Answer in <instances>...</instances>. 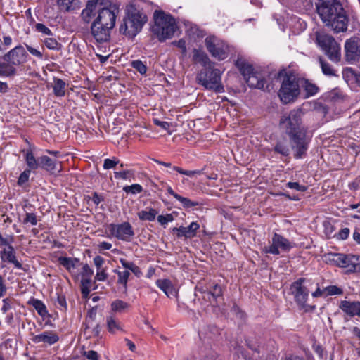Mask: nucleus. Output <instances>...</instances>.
<instances>
[{"instance_id":"29","label":"nucleus","mask_w":360,"mask_h":360,"mask_svg":"<svg viewBox=\"0 0 360 360\" xmlns=\"http://www.w3.org/2000/svg\"><path fill=\"white\" fill-rule=\"evenodd\" d=\"M28 304L32 305L41 317H45L48 315L46 307L42 301L32 298L28 302Z\"/></svg>"},{"instance_id":"51","label":"nucleus","mask_w":360,"mask_h":360,"mask_svg":"<svg viewBox=\"0 0 360 360\" xmlns=\"http://www.w3.org/2000/svg\"><path fill=\"white\" fill-rule=\"evenodd\" d=\"M134 174L132 170H123L120 172H115L114 176L115 179H128L131 176Z\"/></svg>"},{"instance_id":"56","label":"nucleus","mask_w":360,"mask_h":360,"mask_svg":"<svg viewBox=\"0 0 360 360\" xmlns=\"http://www.w3.org/2000/svg\"><path fill=\"white\" fill-rule=\"evenodd\" d=\"M57 304L58 305V307H59L60 310L66 311L67 302L66 298L64 295H60L58 296Z\"/></svg>"},{"instance_id":"17","label":"nucleus","mask_w":360,"mask_h":360,"mask_svg":"<svg viewBox=\"0 0 360 360\" xmlns=\"http://www.w3.org/2000/svg\"><path fill=\"white\" fill-rule=\"evenodd\" d=\"M112 30L110 27H104L95 22H92L91 25V33L96 41L100 44L110 41Z\"/></svg>"},{"instance_id":"50","label":"nucleus","mask_w":360,"mask_h":360,"mask_svg":"<svg viewBox=\"0 0 360 360\" xmlns=\"http://www.w3.org/2000/svg\"><path fill=\"white\" fill-rule=\"evenodd\" d=\"M26 49L29 51L30 54L33 56L37 58L38 59H43V53L38 49L32 47V46L25 44Z\"/></svg>"},{"instance_id":"39","label":"nucleus","mask_w":360,"mask_h":360,"mask_svg":"<svg viewBox=\"0 0 360 360\" xmlns=\"http://www.w3.org/2000/svg\"><path fill=\"white\" fill-rule=\"evenodd\" d=\"M319 63L321 67L322 72L325 75L330 77L335 75V71L332 68V66L328 63L322 59L321 57L319 58Z\"/></svg>"},{"instance_id":"1","label":"nucleus","mask_w":360,"mask_h":360,"mask_svg":"<svg viewBox=\"0 0 360 360\" xmlns=\"http://www.w3.org/2000/svg\"><path fill=\"white\" fill-rule=\"evenodd\" d=\"M303 115L301 108H295L283 114L279 120V127L288 136L295 159L306 156L311 141L307 136V128L302 124Z\"/></svg>"},{"instance_id":"23","label":"nucleus","mask_w":360,"mask_h":360,"mask_svg":"<svg viewBox=\"0 0 360 360\" xmlns=\"http://www.w3.org/2000/svg\"><path fill=\"white\" fill-rule=\"evenodd\" d=\"M156 285L168 297L177 296L178 292L170 280L158 279Z\"/></svg>"},{"instance_id":"5","label":"nucleus","mask_w":360,"mask_h":360,"mask_svg":"<svg viewBox=\"0 0 360 360\" xmlns=\"http://www.w3.org/2000/svg\"><path fill=\"white\" fill-rule=\"evenodd\" d=\"M154 22L152 32L160 41H165L174 36L177 26L175 19L171 15L156 11L154 13Z\"/></svg>"},{"instance_id":"64","label":"nucleus","mask_w":360,"mask_h":360,"mask_svg":"<svg viewBox=\"0 0 360 360\" xmlns=\"http://www.w3.org/2000/svg\"><path fill=\"white\" fill-rule=\"evenodd\" d=\"M91 200L95 205H98L102 201L104 200V198L101 195H99L98 193L94 192Z\"/></svg>"},{"instance_id":"35","label":"nucleus","mask_w":360,"mask_h":360,"mask_svg":"<svg viewBox=\"0 0 360 360\" xmlns=\"http://www.w3.org/2000/svg\"><path fill=\"white\" fill-rule=\"evenodd\" d=\"M158 214L156 210L150 208L149 210H141L138 213V217L141 220L153 221Z\"/></svg>"},{"instance_id":"44","label":"nucleus","mask_w":360,"mask_h":360,"mask_svg":"<svg viewBox=\"0 0 360 360\" xmlns=\"http://www.w3.org/2000/svg\"><path fill=\"white\" fill-rule=\"evenodd\" d=\"M177 197L178 198L176 200L181 203V205L184 208H191L192 207L198 206L200 205L198 202L192 201L190 199L183 197L180 195Z\"/></svg>"},{"instance_id":"11","label":"nucleus","mask_w":360,"mask_h":360,"mask_svg":"<svg viewBox=\"0 0 360 360\" xmlns=\"http://www.w3.org/2000/svg\"><path fill=\"white\" fill-rule=\"evenodd\" d=\"M102 6V8L98 10V15L93 22L113 29L115 25L117 15L120 11L119 8L116 4H112L110 1V5Z\"/></svg>"},{"instance_id":"47","label":"nucleus","mask_w":360,"mask_h":360,"mask_svg":"<svg viewBox=\"0 0 360 360\" xmlns=\"http://www.w3.org/2000/svg\"><path fill=\"white\" fill-rule=\"evenodd\" d=\"M3 304L1 308V311L6 314L8 311L11 310L13 307L14 301L11 298H5L2 300Z\"/></svg>"},{"instance_id":"26","label":"nucleus","mask_w":360,"mask_h":360,"mask_svg":"<svg viewBox=\"0 0 360 360\" xmlns=\"http://www.w3.org/2000/svg\"><path fill=\"white\" fill-rule=\"evenodd\" d=\"M0 258L4 262L13 264L17 269H22L21 263L19 262L16 259L15 253L6 252V250H1L0 252Z\"/></svg>"},{"instance_id":"33","label":"nucleus","mask_w":360,"mask_h":360,"mask_svg":"<svg viewBox=\"0 0 360 360\" xmlns=\"http://www.w3.org/2000/svg\"><path fill=\"white\" fill-rule=\"evenodd\" d=\"M65 82L60 78L54 79L53 93L56 96H63L65 94Z\"/></svg>"},{"instance_id":"3","label":"nucleus","mask_w":360,"mask_h":360,"mask_svg":"<svg viewBox=\"0 0 360 360\" xmlns=\"http://www.w3.org/2000/svg\"><path fill=\"white\" fill-rule=\"evenodd\" d=\"M28 54L22 45L15 46L5 53L0 62V77H11L16 75V66L27 61Z\"/></svg>"},{"instance_id":"37","label":"nucleus","mask_w":360,"mask_h":360,"mask_svg":"<svg viewBox=\"0 0 360 360\" xmlns=\"http://www.w3.org/2000/svg\"><path fill=\"white\" fill-rule=\"evenodd\" d=\"M81 292L84 297H87L90 293V288L91 285V278L82 277L81 280Z\"/></svg>"},{"instance_id":"8","label":"nucleus","mask_w":360,"mask_h":360,"mask_svg":"<svg viewBox=\"0 0 360 360\" xmlns=\"http://www.w3.org/2000/svg\"><path fill=\"white\" fill-rule=\"evenodd\" d=\"M300 77L292 73L285 74L278 92L281 101L285 104L294 101L300 94Z\"/></svg>"},{"instance_id":"21","label":"nucleus","mask_w":360,"mask_h":360,"mask_svg":"<svg viewBox=\"0 0 360 360\" xmlns=\"http://www.w3.org/2000/svg\"><path fill=\"white\" fill-rule=\"evenodd\" d=\"M339 307L350 316H357L360 317V302L343 300L340 302Z\"/></svg>"},{"instance_id":"2","label":"nucleus","mask_w":360,"mask_h":360,"mask_svg":"<svg viewBox=\"0 0 360 360\" xmlns=\"http://www.w3.org/2000/svg\"><path fill=\"white\" fill-rule=\"evenodd\" d=\"M316 11L323 23L335 32H346L349 18L338 0H319L316 4Z\"/></svg>"},{"instance_id":"10","label":"nucleus","mask_w":360,"mask_h":360,"mask_svg":"<svg viewBox=\"0 0 360 360\" xmlns=\"http://www.w3.org/2000/svg\"><path fill=\"white\" fill-rule=\"evenodd\" d=\"M305 278H300L297 281L293 282L290 285V290L294 296V299L297 304L301 309L308 312L313 311L315 306L307 304V300L309 297V290L303 285Z\"/></svg>"},{"instance_id":"28","label":"nucleus","mask_w":360,"mask_h":360,"mask_svg":"<svg viewBox=\"0 0 360 360\" xmlns=\"http://www.w3.org/2000/svg\"><path fill=\"white\" fill-rule=\"evenodd\" d=\"M290 147L286 140H279L274 147V151L281 154L284 157H288L290 155Z\"/></svg>"},{"instance_id":"53","label":"nucleus","mask_w":360,"mask_h":360,"mask_svg":"<svg viewBox=\"0 0 360 360\" xmlns=\"http://www.w3.org/2000/svg\"><path fill=\"white\" fill-rule=\"evenodd\" d=\"M325 291L328 295H341L342 290L335 285H330L326 288Z\"/></svg>"},{"instance_id":"19","label":"nucleus","mask_w":360,"mask_h":360,"mask_svg":"<svg viewBox=\"0 0 360 360\" xmlns=\"http://www.w3.org/2000/svg\"><path fill=\"white\" fill-rule=\"evenodd\" d=\"M59 340V336L56 331L46 330L32 337V341L35 344L44 343L46 345H53Z\"/></svg>"},{"instance_id":"52","label":"nucleus","mask_w":360,"mask_h":360,"mask_svg":"<svg viewBox=\"0 0 360 360\" xmlns=\"http://www.w3.org/2000/svg\"><path fill=\"white\" fill-rule=\"evenodd\" d=\"M35 28L39 32H41L48 36L53 35L51 30L42 23H37Z\"/></svg>"},{"instance_id":"48","label":"nucleus","mask_w":360,"mask_h":360,"mask_svg":"<svg viewBox=\"0 0 360 360\" xmlns=\"http://www.w3.org/2000/svg\"><path fill=\"white\" fill-rule=\"evenodd\" d=\"M120 163L119 160L114 158L112 159H105L103 162V168L105 169H110L115 168Z\"/></svg>"},{"instance_id":"63","label":"nucleus","mask_w":360,"mask_h":360,"mask_svg":"<svg viewBox=\"0 0 360 360\" xmlns=\"http://www.w3.org/2000/svg\"><path fill=\"white\" fill-rule=\"evenodd\" d=\"M349 234V229L344 228L341 229L338 233V238L341 240H345L348 238Z\"/></svg>"},{"instance_id":"42","label":"nucleus","mask_w":360,"mask_h":360,"mask_svg":"<svg viewBox=\"0 0 360 360\" xmlns=\"http://www.w3.org/2000/svg\"><path fill=\"white\" fill-rule=\"evenodd\" d=\"M172 169L177 172L178 173L184 175H186L188 176H193L194 175H200L202 174V170H185L179 167L174 166L172 167Z\"/></svg>"},{"instance_id":"58","label":"nucleus","mask_w":360,"mask_h":360,"mask_svg":"<svg viewBox=\"0 0 360 360\" xmlns=\"http://www.w3.org/2000/svg\"><path fill=\"white\" fill-rule=\"evenodd\" d=\"M108 278V274L105 272V269L97 270L95 279L98 281H104Z\"/></svg>"},{"instance_id":"15","label":"nucleus","mask_w":360,"mask_h":360,"mask_svg":"<svg viewBox=\"0 0 360 360\" xmlns=\"http://www.w3.org/2000/svg\"><path fill=\"white\" fill-rule=\"evenodd\" d=\"M110 5L109 0H89L87 1L85 8L81 13V17L84 22L89 23L98 13L99 6Z\"/></svg>"},{"instance_id":"34","label":"nucleus","mask_w":360,"mask_h":360,"mask_svg":"<svg viewBox=\"0 0 360 360\" xmlns=\"http://www.w3.org/2000/svg\"><path fill=\"white\" fill-rule=\"evenodd\" d=\"M106 324L108 330L110 333H115L119 330H122L119 321L111 315L106 317Z\"/></svg>"},{"instance_id":"24","label":"nucleus","mask_w":360,"mask_h":360,"mask_svg":"<svg viewBox=\"0 0 360 360\" xmlns=\"http://www.w3.org/2000/svg\"><path fill=\"white\" fill-rule=\"evenodd\" d=\"M245 79L248 85L250 87L264 89L266 80L260 73L253 72Z\"/></svg>"},{"instance_id":"30","label":"nucleus","mask_w":360,"mask_h":360,"mask_svg":"<svg viewBox=\"0 0 360 360\" xmlns=\"http://www.w3.org/2000/svg\"><path fill=\"white\" fill-rule=\"evenodd\" d=\"M300 86L304 88L306 91V98L315 95L318 91V87L310 83L308 80L300 77Z\"/></svg>"},{"instance_id":"43","label":"nucleus","mask_w":360,"mask_h":360,"mask_svg":"<svg viewBox=\"0 0 360 360\" xmlns=\"http://www.w3.org/2000/svg\"><path fill=\"white\" fill-rule=\"evenodd\" d=\"M123 191L127 193L139 194L143 191V187L139 184H134L130 186H125Z\"/></svg>"},{"instance_id":"41","label":"nucleus","mask_w":360,"mask_h":360,"mask_svg":"<svg viewBox=\"0 0 360 360\" xmlns=\"http://www.w3.org/2000/svg\"><path fill=\"white\" fill-rule=\"evenodd\" d=\"M131 65L141 75H145L147 71V66L140 60H135L131 61Z\"/></svg>"},{"instance_id":"4","label":"nucleus","mask_w":360,"mask_h":360,"mask_svg":"<svg viewBox=\"0 0 360 360\" xmlns=\"http://www.w3.org/2000/svg\"><path fill=\"white\" fill-rule=\"evenodd\" d=\"M148 20L146 15L136 8L126 12L119 27L121 34L128 38H134L139 33Z\"/></svg>"},{"instance_id":"59","label":"nucleus","mask_w":360,"mask_h":360,"mask_svg":"<svg viewBox=\"0 0 360 360\" xmlns=\"http://www.w3.org/2000/svg\"><path fill=\"white\" fill-rule=\"evenodd\" d=\"M82 277H85V278H91V276L93 275L94 274V271L93 270L90 268V266L86 264L83 266L82 267Z\"/></svg>"},{"instance_id":"20","label":"nucleus","mask_w":360,"mask_h":360,"mask_svg":"<svg viewBox=\"0 0 360 360\" xmlns=\"http://www.w3.org/2000/svg\"><path fill=\"white\" fill-rule=\"evenodd\" d=\"M200 225L193 221L188 226H180L179 228L174 227L172 231L176 233L177 238L184 237L186 238H192L196 236L197 231L199 229Z\"/></svg>"},{"instance_id":"13","label":"nucleus","mask_w":360,"mask_h":360,"mask_svg":"<svg viewBox=\"0 0 360 360\" xmlns=\"http://www.w3.org/2000/svg\"><path fill=\"white\" fill-rule=\"evenodd\" d=\"M292 247V243L288 238L281 234L274 233L271 245L264 247L263 252L266 254L278 255L281 252H288Z\"/></svg>"},{"instance_id":"62","label":"nucleus","mask_w":360,"mask_h":360,"mask_svg":"<svg viewBox=\"0 0 360 360\" xmlns=\"http://www.w3.org/2000/svg\"><path fill=\"white\" fill-rule=\"evenodd\" d=\"M153 123L165 130H169L170 127V124L168 122L160 121L158 119H153Z\"/></svg>"},{"instance_id":"9","label":"nucleus","mask_w":360,"mask_h":360,"mask_svg":"<svg viewBox=\"0 0 360 360\" xmlns=\"http://www.w3.org/2000/svg\"><path fill=\"white\" fill-rule=\"evenodd\" d=\"M325 258L326 262L333 264L340 268H345L349 273L355 272L360 264V257L354 255L328 253L325 255Z\"/></svg>"},{"instance_id":"27","label":"nucleus","mask_w":360,"mask_h":360,"mask_svg":"<svg viewBox=\"0 0 360 360\" xmlns=\"http://www.w3.org/2000/svg\"><path fill=\"white\" fill-rule=\"evenodd\" d=\"M236 65L240 70V73L246 79L249 75L253 73V68L251 65L248 64L245 60L238 58L236 62Z\"/></svg>"},{"instance_id":"38","label":"nucleus","mask_w":360,"mask_h":360,"mask_svg":"<svg viewBox=\"0 0 360 360\" xmlns=\"http://www.w3.org/2000/svg\"><path fill=\"white\" fill-rule=\"evenodd\" d=\"M44 44L50 50L59 51L62 49V44L52 37L44 39Z\"/></svg>"},{"instance_id":"6","label":"nucleus","mask_w":360,"mask_h":360,"mask_svg":"<svg viewBox=\"0 0 360 360\" xmlns=\"http://www.w3.org/2000/svg\"><path fill=\"white\" fill-rule=\"evenodd\" d=\"M316 42L328 58L337 63L341 59V48L335 38L324 32H316Z\"/></svg>"},{"instance_id":"46","label":"nucleus","mask_w":360,"mask_h":360,"mask_svg":"<svg viewBox=\"0 0 360 360\" xmlns=\"http://www.w3.org/2000/svg\"><path fill=\"white\" fill-rule=\"evenodd\" d=\"M38 220L37 215L33 212H26L25 217L23 219V224H30L32 226L37 224Z\"/></svg>"},{"instance_id":"61","label":"nucleus","mask_w":360,"mask_h":360,"mask_svg":"<svg viewBox=\"0 0 360 360\" xmlns=\"http://www.w3.org/2000/svg\"><path fill=\"white\" fill-rule=\"evenodd\" d=\"M83 355L85 356L89 360H98V353L94 350L84 351L83 352Z\"/></svg>"},{"instance_id":"22","label":"nucleus","mask_w":360,"mask_h":360,"mask_svg":"<svg viewBox=\"0 0 360 360\" xmlns=\"http://www.w3.org/2000/svg\"><path fill=\"white\" fill-rule=\"evenodd\" d=\"M192 60L194 63H200L206 69H210L213 65V63L207 53L202 49H194L193 50Z\"/></svg>"},{"instance_id":"31","label":"nucleus","mask_w":360,"mask_h":360,"mask_svg":"<svg viewBox=\"0 0 360 360\" xmlns=\"http://www.w3.org/2000/svg\"><path fill=\"white\" fill-rule=\"evenodd\" d=\"M25 162L29 167L28 169L37 170L39 168V158H36L31 150H27L25 156Z\"/></svg>"},{"instance_id":"49","label":"nucleus","mask_w":360,"mask_h":360,"mask_svg":"<svg viewBox=\"0 0 360 360\" xmlns=\"http://www.w3.org/2000/svg\"><path fill=\"white\" fill-rule=\"evenodd\" d=\"M31 171L30 169L24 170L18 179V185L22 186L28 181Z\"/></svg>"},{"instance_id":"40","label":"nucleus","mask_w":360,"mask_h":360,"mask_svg":"<svg viewBox=\"0 0 360 360\" xmlns=\"http://www.w3.org/2000/svg\"><path fill=\"white\" fill-rule=\"evenodd\" d=\"M128 307L129 304L120 300H116L111 304V309L115 312H122Z\"/></svg>"},{"instance_id":"7","label":"nucleus","mask_w":360,"mask_h":360,"mask_svg":"<svg viewBox=\"0 0 360 360\" xmlns=\"http://www.w3.org/2000/svg\"><path fill=\"white\" fill-rule=\"evenodd\" d=\"M197 82L207 90H212L216 93L224 91L221 84V72L217 68L201 70L197 75Z\"/></svg>"},{"instance_id":"45","label":"nucleus","mask_w":360,"mask_h":360,"mask_svg":"<svg viewBox=\"0 0 360 360\" xmlns=\"http://www.w3.org/2000/svg\"><path fill=\"white\" fill-rule=\"evenodd\" d=\"M115 273H116L118 276V281L117 282L120 284L124 285V286L127 287V283L129 279V276L130 275V273L129 271H120L117 270L114 271Z\"/></svg>"},{"instance_id":"14","label":"nucleus","mask_w":360,"mask_h":360,"mask_svg":"<svg viewBox=\"0 0 360 360\" xmlns=\"http://www.w3.org/2000/svg\"><path fill=\"white\" fill-rule=\"evenodd\" d=\"M111 235L122 241H130L134 236L132 226L128 221L122 224H110L108 226Z\"/></svg>"},{"instance_id":"12","label":"nucleus","mask_w":360,"mask_h":360,"mask_svg":"<svg viewBox=\"0 0 360 360\" xmlns=\"http://www.w3.org/2000/svg\"><path fill=\"white\" fill-rule=\"evenodd\" d=\"M205 46L212 57L221 60L228 57L229 46L215 37H208L205 40Z\"/></svg>"},{"instance_id":"16","label":"nucleus","mask_w":360,"mask_h":360,"mask_svg":"<svg viewBox=\"0 0 360 360\" xmlns=\"http://www.w3.org/2000/svg\"><path fill=\"white\" fill-rule=\"evenodd\" d=\"M345 58L349 63L359 60L360 58V39L350 38L345 44Z\"/></svg>"},{"instance_id":"36","label":"nucleus","mask_w":360,"mask_h":360,"mask_svg":"<svg viewBox=\"0 0 360 360\" xmlns=\"http://www.w3.org/2000/svg\"><path fill=\"white\" fill-rule=\"evenodd\" d=\"M221 295L222 289L220 285L216 284L208 292H205L203 297L205 299L207 297V299L211 302V298L216 300L217 297H221Z\"/></svg>"},{"instance_id":"60","label":"nucleus","mask_w":360,"mask_h":360,"mask_svg":"<svg viewBox=\"0 0 360 360\" xmlns=\"http://www.w3.org/2000/svg\"><path fill=\"white\" fill-rule=\"evenodd\" d=\"M105 262V259L98 255V256H96L94 258V263L96 267V271L97 270H101V269H103L104 268L102 267L103 264H104Z\"/></svg>"},{"instance_id":"57","label":"nucleus","mask_w":360,"mask_h":360,"mask_svg":"<svg viewBox=\"0 0 360 360\" xmlns=\"http://www.w3.org/2000/svg\"><path fill=\"white\" fill-rule=\"evenodd\" d=\"M287 186L291 189H295L298 191H305L307 190V187L303 185L299 184L297 182H288L287 184Z\"/></svg>"},{"instance_id":"25","label":"nucleus","mask_w":360,"mask_h":360,"mask_svg":"<svg viewBox=\"0 0 360 360\" xmlns=\"http://www.w3.org/2000/svg\"><path fill=\"white\" fill-rule=\"evenodd\" d=\"M343 77L349 84H356L360 87V72H356L352 68H347L343 71Z\"/></svg>"},{"instance_id":"54","label":"nucleus","mask_w":360,"mask_h":360,"mask_svg":"<svg viewBox=\"0 0 360 360\" xmlns=\"http://www.w3.org/2000/svg\"><path fill=\"white\" fill-rule=\"evenodd\" d=\"M174 217L172 214H167L166 215H159L158 217V221L161 225H166L168 222L172 221Z\"/></svg>"},{"instance_id":"32","label":"nucleus","mask_w":360,"mask_h":360,"mask_svg":"<svg viewBox=\"0 0 360 360\" xmlns=\"http://www.w3.org/2000/svg\"><path fill=\"white\" fill-rule=\"evenodd\" d=\"M58 262L60 265L65 267L68 271H71L72 269H74L76 267L77 263H79V259L78 258H72V257H60L58 258Z\"/></svg>"},{"instance_id":"55","label":"nucleus","mask_w":360,"mask_h":360,"mask_svg":"<svg viewBox=\"0 0 360 360\" xmlns=\"http://www.w3.org/2000/svg\"><path fill=\"white\" fill-rule=\"evenodd\" d=\"M12 37L8 35H4L3 40L1 41V46L3 48V52L8 49L12 44Z\"/></svg>"},{"instance_id":"18","label":"nucleus","mask_w":360,"mask_h":360,"mask_svg":"<svg viewBox=\"0 0 360 360\" xmlns=\"http://www.w3.org/2000/svg\"><path fill=\"white\" fill-rule=\"evenodd\" d=\"M39 168L51 174L60 173L62 171L61 162L53 160L47 155L39 157Z\"/></svg>"}]
</instances>
